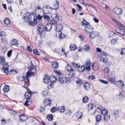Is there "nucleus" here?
<instances>
[{"instance_id": "1", "label": "nucleus", "mask_w": 125, "mask_h": 125, "mask_svg": "<svg viewBox=\"0 0 125 125\" xmlns=\"http://www.w3.org/2000/svg\"><path fill=\"white\" fill-rule=\"evenodd\" d=\"M33 16V15L31 13H27L23 18L26 22H28L30 25L33 26L37 23V19L34 18L33 20L32 21L31 19Z\"/></svg>"}, {"instance_id": "2", "label": "nucleus", "mask_w": 125, "mask_h": 125, "mask_svg": "<svg viewBox=\"0 0 125 125\" xmlns=\"http://www.w3.org/2000/svg\"><path fill=\"white\" fill-rule=\"evenodd\" d=\"M54 72L57 74V81L63 84L68 82V78L63 77L60 71L59 70L54 71Z\"/></svg>"}, {"instance_id": "3", "label": "nucleus", "mask_w": 125, "mask_h": 125, "mask_svg": "<svg viewBox=\"0 0 125 125\" xmlns=\"http://www.w3.org/2000/svg\"><path fill=\"white\" fill-rule=\"evenodd\" d=\"M52 26L51 24H49L46 26H44L42 24H39L38 26V31L39 34L42 35L44 34V31H49L50 30Z\"/></svg>"}, {"instance_id": "4", "label": "nucleus", "mask_w": 125, "mask_h": 125, "mask_svg": "<svg viewBox=\"0 0 125 125\" xmlns=\"http://www.w3.org/2000/svg\"><path fill=\"white\" fill-rule=\"evenodd\" d=\"M29 71L26 73L27 76L29 77L34 75L37 70L35 66L32 64L29 67Z\"/></svg>"}, {"instance_id": "5", "label": "nucleus", "mask_w": 125, "mask_h": 125, "mask_svg": "<svg viewBox=\"0 0 125 125\" xmlns=\"http://www.w3.org/2000/svg\"><path fill=\"white\" fill-rule=\"evenodd\" d=\"M51 17L53 18V19L49 21V23L52 24L54 25L56 23L57 21L59 20L58 15V14H53L51 16Z\"/></svg>"}, {"instance_id": "6", "label": "nucleus", "mask_w": 125, "mask_h": 125, "mask_svg": "<svg viewBox=\"0 0 125 125\" xmlns=\"http://www.w3.org/2000/svg\"><path fill=\"white\" fill-rule=\"evenodd\" d=\"M22 79L21 80V81H24L25 83L24 87H25L27 90L30 93L32 94H33V93H32L30 91V89L27 87H26L25 86H28L29 85V81L27 77H22Z\"/></svg>"}, {"instance_id": "7", "label": "nucleus", "mask_w": 125, "mask_h": 125, "mask_svg": "<svg viewBox=\"0 0 125 125\" xmlns=\"http://www.w3.org/2000/svg\"><path fill=\"white\" fill-rule=\"evenodd\" d=\"M52 8L49 6H45L43 8L42 12L44 13H50L52 12Z\"/></svg>"}, {"instance_id": "8", "label": "nucleus", "mask_w": 125, "mask_h": 125, "mask_svg": "<svg viewBox=\"0 0 125 125\" xmlns=\"http://www.w3.org/2000/svg\"><path fill=\"white\" fill-rule=\"evenodd\" d=\"M101 55L100 57V60L101 61L103 62H106L108 61L107 58V55L106 53L104 52H101Z\"/></svg>"}, {"instance_id": "9", "label": "nucleus", "mask_w": 125, "mask_h": 125, "mask_svg": "<svg viewBox=\"0 0 125 125\" xmlns=\"http://www.w3.org/2000/svg\"><path fill=\"white\" fill-rule=\"evenodd\" d=\"M4 63V64L2 68V70L3 72L7 74L9 73L8 67L9 65L7 62H6Z\"/></svg>"}, {"instance_id": "10", "label": "nucleus", "mask_w": 125, "mask_h": 125, "mask_svg": "<svg viewBox=\"0 0 125 125\" xmlns=\"http://www.w3.org/2000/svg\"><path fill=\"white\" fill-rule=\"evenodd\" d=\"M98 35V33L97 31H92L89 33V37L91 39L97 37Z\"/></svg>"}, {"instance_id": "11", "label": "nucleus", "mask_w": 125, "mask_h": 125, "mask_svg": "<svg viewBox=\"0 0 125 125\" xmlns=\"http://www.w3.org/2000/svg\"><path fill=\"white\" fill-rule=\"evenodd\" d=\"M113 11L116 15H119L121 14L122 10L121 9L115 7L113 9Z\"/></svg>"}, {"instance_id": "12", "label": "nucleus", "mask_w": 125, "mask_h": 125, "mask_svg": "<svg viewBox=\"0 0 125 125\" xmlns=\"http://www.w3.org/2000/svg\"><path fill=\"white\" fill-rule=\"evenodd\" d=\"M84 29L85 31L89 33L93 30V28L91 25L89 24L85 26Z\"/></svg>"}, {"instance_id": "13", "label": "nucleus", "mask_w": 125, "mask_h": 125, "mask_svg": "<svg viewBox=\"0 0 125 125\" xmlns=\"http://www.w3.org/2000/svg\"><path fill=\"white\" fill-rule=\"evenodd\" d=\"M55 28L56 31L61 32L62 30L63 26L61 24H58L56 25V26L55 27Z\"/></svg>"}, {"instance_id": "14", "label": "nucleus", "mask_w": 125, "mask_h": 125, "mask_svg": "<svg viewBox=\"0 0 125 125\" xmlns=\"http://www.w3.org/2000/svg\"><path fill=\"white\" fill-rule=\"evenodd\" d=\"M83 86L85 89L87 91L91 87L90 84L89 83H84L83 84Z\"/></svg>"}, {"instance_id": "15", "label": "nucleus", "mask_w": 125, "mask_h": 125, "mask_svg": "<svg viewBox=\"0 0 125 125\" xmlns=\"http://www.w3.org/2000/svg\"><path fill=\"white\" fill-rule=\"evenodd\" d=\"M76 72L73 68H72L69 73V76L71 77H73L76 75Z\"/></svg>"}, {"instance_id": "16", "label": "nucleus", "mask_w": 125, "mask_h": 125, "mask_svg": "<svg viewBox=\"0 0 125 125\" xmlns=\"http://www.w3.org/2000/svg\"><path fill=\"white\" fill-rule=\"evenodd\" d=\"M17 42L18 41L17 40L14 39L11 41L10 44L12 46H18V43Z\"/></svg>"}, {"instance_id": "17", "label": "nucleus", "mask_w": 125, "mask_h": 125, "mask_svg": "<svg viewBox=\"0 0 125 125\" xmlns=\"http://www.w3.org/2000/svg\"><path fill=\"white\" fill-rule=\"evenodd\" d=\"M21 121L22 122H24L28 119L27 116L24 115H20Z\"/></svg>"}, {"instance_id": "18", "label": "nucleus", "mask_w": 125, "mask_h": 125, "mask_svg": "<svg viewBox=\"0 0 125 125\" xmlns=\"http://www.w3.org/2000/svg\"><path fill=\"white\" fill-rule=\"evenodd\" d=\"M65 50L63 48L62 49V50L58 51L59 54L61 55H64L65 57H66L67 55L66 53L65 52Z\"/></svg>"}, {"instance_id": "19", "label": "nucleus", "mask_w": 125, "mask_h": 125, "mask_svg": "<svg viewBox=\"0 0 125 125\" xmlns=\"http://www.w3.org/2000/svg\"><path fill=\"white\" fill-rule=\"evenodd\" d=\"M32 94L30 92H26L25 94V98L26 99H30L31 97V94Z\"/></svg>"}, {"instance_id": "20", "label": "nucleus", "mask_w": 125, "mask_h": 125, "mask_svg": "<svg viewBox=\"0 0 125 125\" xmlns=\"http://www.w3.org/2000/svg\"><path fill=\"white\" fill-rule=\"evenodd\" d=\"M86 69V67L84 66H79L78 69V71L80 72H83Z\"/></svg>"}, {"instance_id": "21", "label": "nucleus", "mask_w": 125, "mask_h": 125, "mask_svg": "<svg viewBox=\"0 0 125 125\" xmlns=\"http://www.w3.org/2000/svg\"><path fill=\"white\" fill-rule=\"evenodd\" d=\"M59 66V64L57 62H53L52 65V67L54 69H57Z\"/></svg>"}, {"instance_id": "22", "label": "nucleus", "mask_w": 125, "mask_h": 125, "mask_svg": "<svg viewBox=\"0 0 125 125\" xmlns=\"http://www.w3.org/2000/svg\"><path fill=\"white\" fill-rule=\"evenodd\" d=\"M50 78L48 75L45 76L44 79V81L45 83L48 84V83L50 82Z\"/></svg>"}, {"instance_id": "23", "label": "nucleus", "mask_w": 125, "mask_h": 125, "mask_svg": "<svg viewBox=\"0 0 125 125\" xmlns=\"http://www.w3.org/2000/svg\"><path fill=\"white\" fill-rule=\"evenodd\" d=\"M52 101L50 99L47 98L45 99L44 101V103L47 105H50Z\"/></svg>"}, {"instance_id": "24", "label": "nucleus", "mask_w": 125, "mask_h": 125, "mask_svg": "<svg viewBox=\"0 0 125 125\" xmlns=\"http://www.w3.org/2000/svg\"><path fill=\"white\" fill-rule=\"evenodd\" d=\"M104 116L103 120L104 123L109 120L110 119V116L109 115H105Z\"/></svg>"}, {"instance_id": "25", "label": "nucleus", "mask_w": 125, "mask_h": 125, "mask_svg": "<svg viewBox=\"0 0 125 125\" xmlns=\"http://www.w3.org/2000/svg\"><path fill=\"white\" fill-rule=\"evenodd\" d=\"M10 87L8 85L5 84L3 89V91L5 92H8L10 90Z\"/></svg>"}, {"instance_id": "26", "label": "nucleus", "mask_w": 125, "mask_h": 125, "mask_svg": "<svg viewBox=\"0 0 125 125\" xmlns=\"http://www.w3.org/2000/svg\"><path fill=\"white\" fill-rule=\"evenodd\" d=\"M58 110L60 113H63L65 110V107L63 106H60L58 108Z\"/></svg>"}, {"instance_id": "27", "label": "nucleus", "mask_w": 125, "mask_h": 125, "mask_svg": "<svg viewBox=\"0 0 125 125\" xmlns=\"http://www.w3.org/2000/svg\"><path fill=\"white\" fill-rule=\"evenodd\" d=\"M39 13L36 19H37L39 20H40L42 19V17H43V13L41 11V13Z\"/></svg>"}, {"instance_id": "28", "label": "nucleus", "mask_w": 125, "mask_h": 125, "mask_svg": "<svg viewBox=\"0 0 125 125\" xmlns=\"http://www.w3.org/2000/svg\"><path fill=\"white\" fill-rule=\"evenodd\" d=\"M76 117L78 119H81L82 117V112H78L76 115Z\"/></svg>"}, {"instance_id": "29", "label": "nucleus", "mask_w": 125, "mask_h": 125, "mask_svg": "<svg viewBox=\"0 0 125 125\" xmlns=\"http://www.w3.org/2000/svg\"><path fill=\"white\" fill-rule=\"evenodd\" d=\"M5 59L4 56H0V64L3 65L5 63Z\"/></svg>"}, {"instance_id": "30", "label": "nucleus", "mask_w": 125, "mask_h": 125, "mask_svg": "<svg viewBox=\"0 0 125 125\" xmlns=\"http://www.w3.org/2000/svg\"><path fill=\"white\" fill-rule=\"evenodd\" d=\"M41 94L42 95V96L44 97H46L48 95V91L46 89H44L42 91Z\"/></svg>"}, {"instance_id": "31", "label": "nucleus", "mask_w": 125, "mask_h": 125, "mask_svg": "<svg viewBox=\"0 0 125 125\" xmlns=\"http://www.w3.org/2000/svg\"><path fill=\"white\" fill-rule=\"evenodd\" d=\"M119 114V112L118 110L116 109L114 110L113 111V114L115 117H117Z\"/></svg>"}, {"instance_id": "32", "label": "nucleus", "mask_w": 125, "mask_h": 125, "mask_svg": "<svg viewBox=\"0 0 125 125\" xmlns=\"http://www.w3.org/2000/svg\"><path fill=\"white\" fill-rule=\"evenodd\" d=\"M81 24L83 26H86L89 24V23L87 22L86 20L83 19V21L82 22Z\"/></svg>"}, {"instance_id": "33", "label": "nucleus", "mask_w": 125, "mask_h": 125, "mask_svg": "<svg viewBox=\"0 0 125 125\" xmlns=\"http://www.w3.org/2000/svg\"><path fill=\"white\" fill-rule=\"evenodd\" d=\"M56 74V77L55 76H53L52 77H51V78H50V79H51V82H52L53 83H54L57 80V74Z\"/></svg>"}, {"instance_id": "34", "label": "nucleus", "mask_w": 125, "mask_h": 125, "mask_svg": "<svg viewBox=\"0 0 125 125\" xmlns=\"http://www.w3.org/2000/svg\"><path fill=\"white\" fill-rule=\"evenodd\" d=\"M9 113L11 115H16L17 114V112L12 109H10L9 110Z\"/></svg>"}, {"instance_id": "35", "label": "nucleus", "mask_w": 125, "mask_h": 125, "mask_svg": "<svg viewBox=\"0 0 125 125\" xmlns=\"http://www.w3.org/2000/svg\"><path fill=\"white\" fill-rule=\"evenodd\" d=\"M43 17L44 20L46 21H47L49 22L50 20V18L49 16L46 14H44L43 13Z\"/></svg>"}, {"instance_id": "36", "label": "nucleus", "mask_w": 125, "mask_h": 125, "mask_svg": "<svg viewBox=\"0 0 125 125\" xmlns=\"http://www.w3.org/2000/svg\"><path fill=\"white\" fill-rule=\"evenodd\" d=\"M53 83L50 81L48 83V87L49 89H51L53 87Z\"/></svg>"}, {"instance_id": "37", "label": "nucleus", "mask_w": 125, "mask_h": 125, "mask_svg": "<svg viewBox=\"0 0 125 125\" xmlns=\"http://www.w3.org/2000/svg\"><path fill=\"white\" fill-rule=\"evenodd\" d=\"M101 113L104 116L107 115L108 113V111L106 109H104L101 111Z\"/></svg>"}, {"instance_id": "38", "label": "nucleus", "mask_w": 125, "mask_h": 125, "mask_svg": "<svg viewBox=\"0 0 125 125\" xmlns=\"http://www.w3.org/2000/svg\"><path fill=\"white\" fill-rule=\"evenodd\" d=\"M59 7V1H56V3L53 7V8L54 9H58Z\"/></svg>"}, {"instance_id": "39", "label": "nucleus", "mask_w": 125, "mask_h": 125, "mask_svg": "<svg viewBox=\"0 0 125 125\" xmlns=\"http://www.w3.org/2000/svg\"><path fill=\"white\" fill-rule=\"evenodd\" d=\"M76 45L73 44L70 46V48L72 51L76 49Z\"/></svg>"}, {"instance_id": "40", "label": "nucleus", "mask_w": 125, "mask_h": 125, "mask_svg": "<svg viewBox=\"0 0 125 125\" xmlns=\"http://www.w3.org/2000/svg\"><path fill=\"white\" fill-rule=\"evenodd\" d=\"M4 22L6 24L8 25L10 23V20L9 18H6L4 21Z\"/></svg>"}, {"instance_id": "41", "label": "nucleus", "mask_w": 125, "mask_h": 125, "mask_svg": "<svg viewBox=\"0 0 125 125\" xmlns=\"http://www.w3.org/2000/svg\"><path fill=\"white\" fill-rule=\"evenodd\" d=\"M89 98L88 97L85 96L83 98V103H86L88 102Z\"/></svg>"}, {"instance_id": "42", "label": "nucleus", "mask_w": 125, "mask_h": 125, "mask_svg": "<svg viewBox=\"0 0 125 125\" xmlns=\"http://www.w3.org/2000/svg\"><path fill=\"white\" fill-rule=\"evenodd\" d=\"M83 49L85 52H88L89 51L90 49V47L88 45L86 44L84 46Z\"/></svg>"}, {"instance_id": "43", "label": "nucleus", "mask_w": 125, "mask_h": 125, "mask_svg": "<svg viewBox=\"0 0 125 125\" xmlns=\"http://www.w3.org/2000/svg\"><path fill=\"white\" fill-rule=\"evenodd\" d=\"M27 100L25 102L24 105L27 106H29L31 104V101L30 99H27Z\"/></svg>"}, {"instance_id": "44", "label": "nucleus", "mask_w": 125, "mask_h": 125, "mask_svg": "<svg viewBox=\"0 0 125 125\" xmlns=\"http://www.w3.org/2000/svg\"><path fill=\"white\" fill-rule=\"evenodd\" d=\"M83 83L81 79L79 78H78L77 79V80L76 81V83L78 85L80 86Z\"/></svg>"}, {"instance_id": "45", "label": "nucleus", "mask_w": 125, "mask_h": 125, "mask_svg": "<svg viewBox=\"0 0 125 125\" xmlns=\"http://www.w3.org/2000/svg\"><path fill=\"white\" fill-rule=\"evenodd\" d=\"M101 116L100 115H97L96 118V121L97 122H100L101 120Z\"/></svg>"}, {"instance_id": "46", "label": "nucleus", "mask_w": 125, "mask_h": 125, "mask_svg": "<svg viewBox=\"0 0 125 125\" xmlns=\"http://www.w3.org/2000/svg\"><path fill=\"white\" fill-rule=\"evenodd\" d=\"M72 68L71 66L68 65L66 67L65 70L66 71L69 72Z\"/></svg>"}, {"instance_id": "47", "label": "nucleus", "mask_w": 125, "mask_h": 125, "mask_svg": "<svg viewBox=\"0 0 125 125\" xmlns=\"http://www.w3.org/2000/svg\"><path fill=\"white\" fill-rule=\"evenodd\" d=\"M47 118L49 120L51 121L53 119V116L52 114H48L47 116Z\"/></svg>"}, {"instance_id": "48", "label": "nucleus", "mask_w": 125, "mask_h": 125, "mask_svg": "<svg viewBox=\"0 0 125 125\" xmlns=\"http://www.w3.org/2000/svg\"><path fill=\"white\" fill-rule=\"evenodd\" d=\"M88 110L92 109L93 108V105L91 103L90 104L88 105Z\"/></svg>"}, {"instance_id": "49", "label": "nucleus", "mask_w": 125, "mask_h": 125, "mask_svg": "<svg viewBox=\"0 0 125 125\" xmlns=\"http://www.w3.org/2000/svg\"><path fill=\"white\" fill-rule=\"evenodd\" d=\"M86 69L87 70L89 69V70H90V65H91V63L90 62L88 63H86Z\"/></svg>"}, {"instance_id": "50", "label": "nucleus", "mask_w": 125, "mask_h": 125, "mask_svg": "<svg viewBox=\"0 0 125 125\" xmlns=\"http://www.w3.org/2000/svg\"><path fill=\"white\" fill-rule=\"evenodd\" d=\"M72 64L74 68H77L78 69L80 66L77 64L75 63L74 62H72Z\"/></svg>"}, {"instance_id": "51", "label": "nucleus", "mask_w": 125, "mask_h": 125, "mask_svg": "<svg viewBox=\"0 0 125 125\" xmlns=\"http://www.w3.org/2000/svg\"><path fill=\"white\" fill-rule=\"evenodd\" d=\"M65 37V35L62 33H60V34H59V38L60 39L64 38Z\"/></svg>"}, {"instance_id": "52", "label": "nucleus", "mask_w": 125, "mask_h": 125, "mask_svg": "<svg viewBox=\"0 0 125 125\" xmlns=\"http://www.w3.org/2000/svg\"><path fill=\"white\" fill-rule=\"evenodd\" d=\"M117 40L116 39H113L111 40V43L112 44L114 45L115 44Z\"/></svg>"}, {"instance_id": "53", "label": "nucleus", "mask_w": 125, "mask_h": 125, "mask_svg": "<svg viewBox=\"0 0 125 125\" xmlns=\"http://www.w3.org/2000/svg\"><path fill=\"white\" fill-rule=\"evenodd\" d=\"M33 53L35 54L39 55H40V54L38 52V50L37 49H35L33 51Z\"/></svg>"}, {"instance_id": "54", "label": "nucleus", "mask_w": 125, "mask_h": 125, "mask_svg": "<svg viewBox=\"0 0 125 125\" xmlns=\"http://www.w3.org/2000/svg\"><path fill=\"white\" fill-rule=\"evenodd\" d=\"M117 83H118V86H120L121 87L124 84L123 81L121 80L118 81Z\"/></svg>"}, {"instance_id": "55", "label": "nucleus", "mask_w": 125, "mask_h": 125, "mask_svg": "<svg viewBox=\"0 0 125 125\" xmlns=\"http://www.w3.org/2000/svg\"><path fill=\"white\" fill-rule=\"evenodd\" d=\"M121 54L123 55L125 54V48H124L122 49H121Z\"/></svg>"}, {"instance_id": "56", "label": "nucleus", "mask_w": 125, "mask_h": 125, "mask_svg": "<svg viewBox=\"0 0 125 125\" xmlns=\"http://www.w3.org/2000/svg\"><path fill=\"white\" fill-rule=\"evenodd\" d=\"M36 8H37L36 9V11H38V10H40V11H41L42 12L43 11V9H42V8L40 6H37Z\"/></svg>"}, {"instance_id": "57", "label": "nucleus", "mask_w": 125, "mask_h": 125, "mask_svg": "<svg viewBox=\"0 0 125 125\" xmlns=\"http://www.w3.org/2000/svg\"><path fill=\"white\" fill-rule=\"evenodd\" d=\"M119 98L120 99H122L124 97L123 95L121 93H120L119 94Z\"/></svg>"}, {"instance_id": "58", "label": "nucleus", "mask_w": 125, "mask_h": 125, "mask_svg": "<svg viewBox=\"0 0 125 125\" xmlns=\"http://www.w3.org/2000/svg\"><path fill=\"white\" fill-rule=\"evenodd\" d=\"M57 110V109L56 107H53L51 109V112L52 113H54Z\"/></svg>"}, {"instance_id": "59", "label": "nucleus", "mask_w": 125, "mask_h": 125, "mask_svg": "<svg viewBox=\"0 0 125 125\" xmlns=\"http://www.w3.org/2000/svg\"><path fill=\"white\" fill-rule=\"evenodd\" d=\"M118 33L120 34L122 36L125 37V31H120L119 32H118Z\"/></svg>"}, {"instance_id": "60", "label": "nucleus", "mask_w": 125, "mask_h": 125, "mask_svg": "<svg viewBox=\"0 0 125 125\" xmlns=\"http://www.w3.org/2000/svg\"><path fill=\"white\" fill-rule=\"evenodd\" d=\"M44 110V108L42 107H39L38 109V111L40 113H42V112Z\"/></svg>"}, {"instance_id": "61", "label": "nucleus", "mask_w": 125, "mask_h": 125, "mask_svg": "<svg viewBox=\"0 0 125 125\" xmlns=\"http://www.w3.org/2000/svg\"><path fill=\"white\" fill-rule=\"evenodd\" d=\"M71 113V112L69 110H67L66 111L65 115H68V116L70 115Z\"/></svg>"}, {"instance_id": "62", "label": "nucleus", "mask_w": 125, "mask_h": 125, "mask_svg": "<svg viewBox=\"0 0 125 125\" xmlns=\"http://www.w3.org/2000/svg\"><path fill=\"white\" fill-rule=\"evenodd\" d=\"M108 80L111 83H113L114 79L112 78H109L108 79Z\"/></svg>"}, {"instance_id": "63", "label": "nucleus", "mask_w": 125, "mask_h": 125, "mask_svg": "<svg viewBox=\"0 0 125 125\" xmlns=\"http://www.w3.org/2000/svg\"><path fill=\"white\" fill-rule=\"evenodd\" d=\"M12 52V51L11 50H10L7 53V55L8 57H10L11 56Z\"/></svg>"}, {"instance_id": "64", "label": "nucleus", "mask_w": 125, "mask_h": 125, "mask_svg": "<svg viewBox=\"0 0 125 125\" xmlns=\"http://www.w3.org/2000/svg\"><path fill=\"white\" fill-rule=\"evenodd\" d=\"M42 40L41 39H40L39 40L37 44L38 45L40 46L42 44Z\"/></svg>"}]
</instances>
